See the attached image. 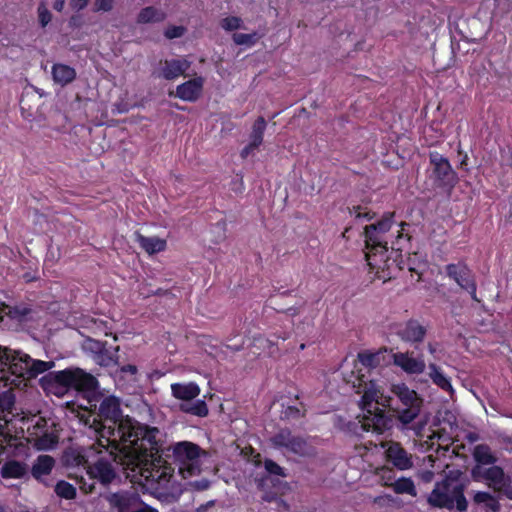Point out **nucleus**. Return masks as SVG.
Returning <instances> with one entry per match:
<instances>
[{"instance_id":"1","label":"nucleus","mask_w":512,"mask_h":512,"mask_svg":"<svg viewBox=\"0 0 512 512\" xmlns=\"http://www.w3.org/2000/svg\"><path fill=\"white\" fill-rule=\"evenodd\" d=\"M81 421L97 436V442L74 455V464L86 470L90 480L109 484L116 477L115 465L139 474L156 497L176 501L183 492L173 468L162 458V433L121 414L119 400L104 398L98 416L88 414Z\"/></svg>"},{"instance_id":"39","label":"nucleus","mask_w":512,"mask_h":512,"mask_svg":"<svg viewBox=\"0 0 512 512\" xmlns=\"http://www.w3.org/2000/svg\"><path fill=\"white\" fill-rule=\"evenodd\" d=\"M82 347L85 351L92 353L94 358L105 348L102 342L91 338L84 340Z\"/></svg>"},{"instance_id":"19","label":"nucleus","mask_w":512,"mask_h":512,"mask_svg":"<svg viewBox=\"0 0 512 512\" xmlns=\"http://www.w3.org/2000/svg\"><path fill=\"white\" fill-rule=\"evenodd\" d=\"M380 355L378 353H359L357 360L353 361L352 367L349 368L348 364L343 367V378L345 379V373L350 374L354 371L355 375L365 374L379 364Z\"/></svg>"},{"instance_id":"55","label":"nucleus","mask_w":512,"mask_h":512,"mask_svg":"<svg viewBox=\"0 0 512 512\" xmlns=\"http://www.w3.org/2000/svg\"><path fill=\"white\" fill-rule=\"evenodd\" d=\"M0 512H3L2 510H0Z\"/></svg>"},{"instance_id":"50","label":"nucleus","mask_w":512,"mask_h":512,"mask_svg":"<svg viewBox=\"0 0 512 512\" xmlns=\"http://www.w3.org/2000/svg\"><path fill=\"white\" fill-rule=\"evenodd\" d=\"M353 211L355 213L356 218L364 217V218H367L368 220H370L372 218L368 212H361L359 207H354Z\"/></svg>"},{"instance_id":"46","label":"nucleus","mask_w":512,"mask_h":512,"mask_svg":"<svg viewBox=\"0 0 512 512\" xmlns=\"http://www.w3.org/2000/svg\"><path fill=\"white\" fill-rule=\"evenodd\" d=\"M255 345L258 347H271V341L268 339H265L263 337H259L255 339Z\"/></svg>"},{"instance_id":"37","label":"nucleus","mask_w":512,"mask_h":512,"mask_svg":"<svg viewBox=\"0 0 512 512\" xmlns=\"http://www.w3.org/2000/svg\"><path fill=\"white\" fill-rule=\"evenodd\" d=\"M118 348L114 352H110L106 348L102 350L94 359L101 366H112L116 364V353Z\"/></svg>"},{"instance_id":"5","label":"nucleus","mask_w":512,"mask_h":512,"mask_svg":"<svg viewBox=\"0 0 512 512\" xmlns=\"http://www.w3.org/2000/svg\"><path fill=\"white\" fill-rule=\"evenodd\" d=\"M345 382L351 384L357 393H362L361 404L363 410L390 406L391 397L385 393L384 387L376 380H369L367 375H355L354 371L350 374L345 373Z\"/></svg>"},{"instance_id":"3","label":"nucleus","mask_w":512,"mask_h":512,"mask_svg":"<svg viewBox=\"0 0 512 512\" xmlns=\"http://www.w3.org/2000/svg\"><path fill=\"white\" fill-rule=\"evenodd\" d=\"M54 367L52 361L34 360L21 351L0 347V386L9 387L0 393V412H8L14 405L13 388L26 386V381Z\"/></svg>"},{"instance_id":"29","label":"nucleus","mask_w":512,"mask_h":512,"mask_svg":"<svg viewBox=\"0 0 512 512\" xmlns=\"http://www.w3.org/2000/svg\"><path fill=\"white\" fill-rule=\"evenodd\" d=\"M429 377L432 382L439 388L445 391L452 392V385L450 379L444 374L440 367L436 364H429Z\"/></svg>"},{"instance_id":"6","label":"nucleus","mask_w":512,"mask_h":512,"mask_svg":"<svg viewBox=\"0 0 512 512\" xmlns=\"http://www.w3.org/2000/svg\"><path fill=\"white\" fill-rule=\"evenodd\" d=\"M428 502L437 508L452 509L456 506L459 511L467 509L462 486L454 478H446L442 482L437 483L428 497Z\"/></svg>"},{"instance_id":"52","label":"nucleus","mask_w":512,"mask_h":512,"mask_svg":"<svg viewBox=\"0 0 512 512\" xmlns=\"http://www.w3.org/2000/svg\"><path fill=\"white\" fill-rule=\"evenodd\" d=\"M64 6H65V2L64 0H56L53 4V8L56 10V11H59L61 12L63 9H64Z\"/></svg>"},{"instance_id":"13","label":"nucleus","mask_w":512,"mask_h":512,"mask_svg":"<svg viewBox=\"0 0 512 512\" xmlns=\"http://www.w3.org/2000/svg\"><path fill=\"white\" fill-rule=\"evenodd\" d=\"M446 273L462 289L468 291L473 299H476V284L471 271L464 264H449L446 266Z\"/></svg>"},{"instance_id":"30","label":"nucleus","mask_w":512,"mask_h":512,"mask_svg":"<svg viewBox=\"0 0 512 512\" xmlns=\"http://www.w3.org/2000/svg\"><path fill=\"white\" fill-rule=\"evenodd\" d=\"M473 456L477 462V465H493L496 462V457L492 454L491 449L487 445H477L474 448Z\"/></svg>"},{"instance_id":"10","label":"nucleus","mask_w":512,"mask_h":512,"mask_svg":"<svg viewBox=\"0 0 512 512\" xmlns=\"http://www.w3.org/2000/svg\"><path fill=\"white\" fill-rule=\"evenodd\" d=\"M27 441L37 450L53 449L58 443V436L53 430L45 428V421L38 419L32 428H28Z\"/></svg>"},{"instance_id":"53","label":"nucleus","mask_w":512,"mask_h":512,"mask_svg":"<svg viewBox=\"0 0 512 512\" xmlns=\"http://www.w3.org/2000/svg\"><path fill=\"white\" fill-rule=\"evenodd\" d=\"M123 372H129L131 374H135L137 372V368L134 365H127L122 368Z\"/></svg>"},{"instance_id":"16","label":"nucleus","mask_w":512,"mask_h":512,"mask_svg":"<svg viewBox=\"0 0 512 512\" xmlns=\"http://www.w3.org/2000/svg\"><path fill=\"white\" fill-rule=\"evenodd\" d=\"M382 448L385 449V454L388 459L397 469L407 470L412 467L411 455L397 442L388 441L381 443Z\"/></svg>"},{"instance_id":"23","label":"nucleus","mask_w":512,"mask_h":512,"mask_svg":"<svg viewBox=\"0 0 512 512\" xmlns=\"http://www.w3.org/2000/svg\"><path fill=\"white\" fill-rule=\"evenodd\" d=\"M391 392L400 400L403 406L421 405L422 400L418 394L404 383L393 384Z\"/></svg>"},{"instance_id":"35","label":"nucleus","mask_w":512,"mask_h":512,"mask_svg":"<svg viewBox=\"0 0 512 512\" xmlns=\"http://www.w3.org/2000/svg\"><path fill=\"white\" fill-rule=\"evenodd\" d=\"M420 408L421 405L415 404L405 407L398 412V420L404 425L411 423L419 415Z\"/></svg>"},{"instance_id":"4","label":"nucleus","mask_w":512,"mask_h":512,"mask_svg":"<svg viewBox=\"0 0 512 512\" xmlns=\"http://www.w3.org/2000/svg\"><path fill=\"white\" fill-rule=\"evenodd\" d=\"M41 387L49 394L64 396L69 388L76 390H91L96 385V379L81 369H67L50 372L40 380Z\"/></svg>"},{"instance_id":"8","label":"nucleus","mask_w":512,"mask_h":512,"mask_svg":"<svg viewBox=\"0 0 512 512\" xmlns=\"http://www.w3.org/2000/svg\"><path fill=\"white\" fill-rule=\"evenodd\" d=\"M171 392L176 399L183 402L180 405L182 411L199 417H204L208 414V407L203 400L191 402L200 394V387L196 383H173L171 385Z\"/></svg>"},{"instance_id":"54","label":"nucleus","mask_w":512,"mask_h":512,"mask_svg":"<svg viewBox=\"0 0 512 512\" xmlns=\"http://www.w3.org/2000/svg\"><path fill=\"white\" fill-rule=\"evenodd\" d=\"M428 349H429L430 353H434L435 352V349H434L432 344L428 345Z\"/></svg>"},{"instance_id":"44","label":"nucleus","mask_w":512,"mask_h":512,"mask_svg":"<svg viewBox=\"0 0 512 512\" xmlns=\"http://www.w3.org/2000/svg\"><path fill=\"white\" fill-rule=\"evenodd\" d=\"M90 0H70L69 4L73 10L80 11L87 7Z\"/></svg>"},{"instance_id":"11","label":"nucleus","mask_w":512,"mask_h":512,"mask_svg":"<svg viewBox=\"0 0 512 512\" xmlns=\"http://www.w3.org/2000/svg\"><path fill=\"white\" fill-rule=\"evenodd\" d=\"M110 508L114 512H134L142 501L140 495L134 490H121L106 496Z\"/></svg>"},{"instance_id":"12","label":"nucleus","mask_w":512,"mask_h":512,"mask_svg":"<svg viewBox=\"0 0 512 512\" xmlns=\"http://www.w3.org/2000/svg\"><path fill=\"white\" fill-rule=\"evenodd\" d=\"M272 442L275 446L284 448L287 451L298 455H308L312 452L311 446L306 440L299 436L293 435L289 430L279 431L273 438Z\"/></svg>"},{"instance_id":"51","label":"nucleus","mask_w":512,"mask_h":512,"mask_svg":"<svg viewBox=\"0 0 512 512\" xmlns=\"http://www.w3.org/2000/svg\"><path fill=\"white\" fill-rule=\"evenodd\" d=\"M11 313V308L6 305L5 303L1 302L0 303V321H2L3 319V316L2 314H10Z\"/></svg>"},{"instance_id":"21","label":"nucleus","mask_w":512,"mask_h":512,"mask_svg":"<svg viewBox=\"0 0 512 512\" xmlns=\"http://www.w3.org/2000/svg\"><path fill=\"white\" fill-rule=\"evenodd\" d=\"M266 129V121L263 117H259L253 124L250 134V142L241 151V156L246 158L255 149H257L263 142V135Z\"/></svg>"},{"instance_id":"47","label":"nucleus","mask_w":512,"mask_h":512,"mask_svg":"<svg viewBox=\"0 0 512 512\" xmlns=\"http://www.w3.org/2000/svg\"><path fill=\"white\" fill-rule=\"evenodd\" d=\"M500 492L503 493L507 498L512 500V484H511V480L504 486V489H501Z\"/></svg>"},{"instance_id":"36","label":"nucleus","mask_w":512,"mask_h":512,"mask_svg":"<svg viewBox=\"0 0 512 512\" xmlns=\"http://www.w3.org/2000/svg\"><path fill=\"white\" fill-rule=\"evenodd\" d=\"M55 492L59 497L69 499V500L74 499L76 496L75 487L66 481H59L56 484Z\"/></svg>"},{"instance_id":"15","label":"nucleus","mask_w":512,"mask_h":512,"mask_svg":"<svg viewBox=\"0 0 512 512\" xmlns=\"http://www.w3.org/2000/svg\"><path fill=\"white\" fill-rule=\"evenodd\" d=\"M204 84V77L196 76L178 85L175 92L169 94L186 102H195L201 97Z\"/></svg>"},{"instance_id":"33","label":"nucleus","mask_w":512,"mask_h":512,"mask_svg":"<svg viewBox=\"0 0 512 512\" xmlns=\"http://www.w3.org/2000/svg\"><path fill=\"white\" fill-rule=\"evenodd\" d=\"M219 25L226 32H235L244 28V21L238 16L229 15L223 17Z\"/></svg>"},{"instance_id":"25","label":"nucleus","mask_w":512,"mask_h":512,"mask_svg":"<svg viewBox=\"0 0 512 512\" xmlns=\"http://www.w3.org/2000/svg\"><path fill=\"white\" fill-rule=\"evenodd\" d=\"M167 18V13L157 7L147 6L142 8L136 18L138 24H153L163 22Z\"/></svg>"},{"instance_id":"48","label":"nucleus","mask_w":512,"mask_h":512,"mask_svg":"<svg viewBox=\"0 0 512 512\" xmlns=\"http://www.w3.org/2000/svg\"><path fill=\"white\" fill-rule=\"evenodd\" d=\"M198 490H205L209 487V482L207 480L196 481L192 484Z\"/></svg>"},{"instance_id":"7","label":"nucleus","mask_w":512,"mask_h":512,"mask_svg":"<svg viewBox=\"0 0 512 512\" xmlns=\"http://www.w3.org/2000/svg\"><path fill=\"white\" fill-rule=\"evenodd\" d=\"M173 456L179 465V474L187 479L201 472L202 457L206 454L192 442L182 441L173 448Z\"/></svg>"},{"instance_id":"40","label":"nucleus","mask_w":512,"mask_h":512,"mask_svg":"<svg viewBox=\"0 0 512 512\" xmlns=\"http://www.w3.org/2000/svg\"><path fill=\"white\" fill-rule=\"evenodd\" d=\"M37 13H38V19H39L40 25L42 27H46L52 19V14L48 10V8L44 2H41L39 4V6L37 8Z\"/></svg>"},{"instance_id":"34","label":"nucleus","mask_w":512,"mask_h":512,"mask_svg":"<svg viewBox=\"0 0 512 512\" xmlns=\"http://www.w3.org/2000/svg\"><path fill=\"white\" fill-rule=\"evenodd\" d=\"M393 490L398 494H409L416 496L417 492L413 481L409 478H401L395 481L392 485Z\"/></svg>"},{"instance_id":"22","label":"nucleus","mask_w":512,"mask_h":512,"mask_svg":"<svg viewBox=\"0 0 512 512\" xmlns=\"http://www.w3.org/2000/svg\"><path fill=\"white\" fill-rule=\"evenodd\" d=\"M425 334V328L415 320L408 321L398 330L400 338L409 343L423 341Z\"/></svg>"},{"instance_id":"17","label":"nucleus","mask_w":512,"mask_h":512,"mask_svg":"<svg viewBox=\"0 0 512 512\" xmlns=\"http://www.w3.org/2000/svg\"><path fill=\"white\" fill-rule=\"evenodd\" d=\"M393 363L410 375H419L425 371L424 359L414 357L412 352H396L392 355Z\"/></svg>"},{"instance_id":"2","label":"nucleus","mask_w":512,"mask_h":512,"mask_svg":"<svg viewBox=\"0 0 512 512\" xmlns=\"http://www.w3.org/2000/svg\"><path fill=\"white\" fill-rule=\"evenodd\" d=\"M394 214L387 213L379 221L365 227L366 260L370 268L375 271L379 279H390L385 270L390 268V259L387 256L388 245L393 250H402L409 241L404 233L406 223L401 222L394 227Z\"/></svg>"},{"instance_id":"14","label":"nucleus","mask_w":512,"mask_h":512,"mask_svg":"<svg viewBox=\"0 0 512 512\" xmlns=\"http://www.w3.org/2000/svg\"><path fill=\"white\" fill-rule=\"evenodd\" d=\"M364 411L366 414H364L363 420L360 421L363 430H372L377 434H382L391 427V419L385 415V408H368Z\"/></svg>"},{"instance_id":"45","label":"nucleus","mask_w":512,"mask_h":512,"mask_svg":"<svg viewBox=\"0 0 512 512\" xmlns=\"http://www.w3.org/2000/svg\"><path fill=\"white\" fill-rule=\"evenodd\" d=\"M134 512H159L157 509L151 507L150 505L144 503L143 501L140 502V505L137 506V508L134 510Z\"/></svg>"},{"instance_id":"27","label":"nucleus","mask_w":512,"mask_h":512,"mask_svg":"<svg viewBox=\"0 0 512 512\" xmlns=\"http://www.w3.org/2000/svg\"><path fill=\"white\" fill-rule=\"evenodd\" d=\"M28 466L16 460H9L4 463L1 468V475L3 478L20 479L27 475Z\"/></svg>"},{"instance_id":"31","label":"nucleus","mask_w":512,"mask_h":512,"mask_svg":"<svg viewBox=\"0 0 512 512\" xmlns=\"http://www.w3.org/2000/svg\"><path fill=\"white\" fill-rule=\"evenodd\" d=\"M474 502L483 504L491 512H498L500 507L498 500L488 492H476Z\"/></svg>"},{"instance_id":"42","label":"nucleus","mask_w":512,"mask_h":512,"mask_svg":"<svg viewBox=\"0 0 512 512\" xmlns=\"http://www.w3.org/2000/svg\"><path fill=\"white\" fill-rule=\"evenodd\" d=\"M115 6V0H94L95 12H110Z\"/></svg>"},{"instance_id":"41","label":"nucleus","mask_w":512,"mask_h":512,"mask_svg":"<svg viewBox=\"0 0 512 512\" xmlns=\"http://www.w3.org/2000/svg\"><path fill=\"white\" fill-rule=\"evenodd\" d=\"M9 421L10 419L7 418V415H4L3 419L0 418V455L3 452L4 443L13 445L11 443L13 439L11 437L8 439V434L2 430L9 423Z\"/></svg>"},{"instance_id":"20","label":"nucleus","mask_w":512,"mask_h":512,"mask_svg":"<svg viewBox=\"0 0 512 512\" xmlns=\"http://www.w3.org/2000/svg\"><path fill=\"white\" fill-rule=\"evenodd\" d=\"M430 163L433 167V173L438 180L449 183L453 179L454 173L451 165L441 154L437 152L431 153Z\"/></svg>"},{"instance_id":"24","label":"nucleus","mask_w":512,"mask_h":512,"mask_svg":"<svg viewBox=\"0 0 512 512\" xmlns=\"http://www.w3.org/2000/svg\"><path fill=\"white\" fill-rule=\"evenodd\" d=\"M55 466V460L49 455H40L31 468L32 476L43 482L44 477L49 475Z\"/></svg>"},{"instance_id":"9","label":"nucleus","mask_w":512,"mask_h":512,"mask_svg":"<svg viewBox=\"0 0 512 512\" xmlns=\"http://www.w3.org/2000/svg\"><path fill=\"white\" fill-rule=\"evenodd\" d=\"M474 479L484 481L494 491L500 492L504 486L510 481V477L506 476L503 469L496 465L485 467L476 465L472 470Z\"/></svg>"},{"instance_id":"43","label":"nucleus","mask_w":512,"mask_h":512,"mask_svg":"<svg viewBox=\"0 0 512 512\" xmlns=\"http://www.w3.org/2000/svg\"><path fill=\"white\" fill-rule=\"evenodd\" d=\"M265 469L271 474L283 475V469L273 461H266Z\"/></svg>"},{"instance_id":"26","label":"nucleus","mask_w":512,"mask_h":512,"mask_svg":"<svg viewBox=\"0 0 512 512\" xmlns=\"http://www.w3.org/2000/svg\"><path fill=\"white\" fill-rule=\"evenodd\" d=\"M53 81L60 86L71 83L76 77V71L71 66L65 64H54L52 67Z\"/></svg>"},{"instance_id":"38","label":"nucleus","mask_w":512,"mask_h":512,"mask_svg":"<svg viewBox=\"0 0 512 512\" xmlns=\"http://www.w3.org/2000/svg\"><path fill=\"white\" fill-rule=\"evenodd\" d=\"M187 32V28L182 25H169L165 28L163 34L169 39H177L183 37Z\"/></svg>"},{"instance_id":"32","label":"nucleus","mask_w":512,"mask_h":512,"mask_svg":"<svg viewBox=\"0 0 512 512\" xmlns=\"http://www.w3.org/2000/svg\"><path fill=\"white\" fill-rule=\"evenodd\" d=\"M259 39V35L257 32L251 33H240L235 32L232 35L233 42L238 46L252 47L254 46Z\"/></svg>"},{"instance_id":"18","label":"nucleus","mask_w":512,"mask_h":512,"mask_svg":"<svg viewBox=\"0 0 512 512\" xmlns=\"http://www.w3.org/2000/svg\"><path fill=\"white\" fill-rule=\"evenodd\" d=\"M191 63L186 58H176L160 62L157 77L175 80L190 68Z\"/></svg>"},{"instance_id":"49","label":"nucleus","mask_w":512,"mask_h":512,"mask_svg":"<svg viewBox=\"0 0 512 512\" xmlns=\"http://www.w3.org/2000/svg\"><path fill=\"white\" fill-rule=\"evenodd\" d=\"M80 489L85 492V493H90L93 491L94 489V483L91 482V483H87L85 481H83L80 485Z\"/></svg>"},{"instance_id":"28","label":"nucleus","mask_w":512,"mask_h":512,"mask_svg":"<svg viewBox=\"0 0 512 512\" xmlns=\"http://www.w3.org/2000/svg\"><path fill=\"white\" fill-rule=\"evenodd\" d=\"M139 245L148 253L154 254L163 251L166 248V240L159 237H145L137 234Z\"/></svg>"}]
</instances>
